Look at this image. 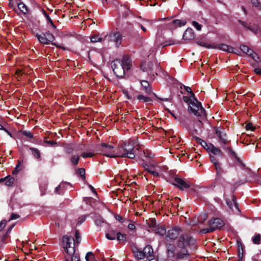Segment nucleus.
<instances>
[{
    "mask_svg": "<svg viewBox=\"0 0 261 261\" xmlns=\"http://www.w3.org/2000/svg\"><path fill=\"white\" fill-rule=\"evenodd\" d=\"M185 89L188 93H190L191 95H192L193 96H194V94L193 93L190 87H185Z\"/></svg>",
    "mask_w": 261,
    "mask_h": 261,
    "instance_id": "nucleus-61",
    "label": "nucleus"
},
{
    "mask_svg": "<svg viewBox=\"0 0 261 261\" xmlns=\"http://www.w3.org/2000/svg\"><path fill=\"white\" fill-rule=\"evenodd\" d=\"M95 224L98 226H101L103 223V221L100 219H97L95 220Z\"/></svg>",
    "mask_w": 261,
    "mask_h": 261,
    "instance_id": "nucleus-51",
    "label": "nucleus"
},
{
    "mask_svg": "<svg viewBox=\"0 0 261 261\" xmlns=\"http://www.w3.org/2000/svg\"><path fill=\"white\" fill-rule=\"evenodd\" d=\"M183 99L186 102L189 103V102L193 100V96L191 95L190 96H184Z\"/></svg>",
    "mask_w": 261,
    "mask_h": 261,
    "instance_id": "nucleus-49",
    "label": "nucleus"
},
{
    "mask_svg": "<svg viewBox=\"0 0 261 261\" xmlns=\"http://www.w3.org/2000/svg\"><path fill=\"white\" fill-rule=\"evenodd\" d=\"M188 249L185 248H176L174 256L176 259H188L190 257Z\"/></svg>",
    "mask_w": 261,
    "mask_h": 261,
    "instance_id": "nucleus-10",
    "label": "nucleus"
},
{
    "mask_svg": "<svg viewBox=\"0 0 261 261\" xmlns=\"http://www.w3.org/2000/svg\"><path fill=\"white\" fill-rule=\"evenodd\" d=\"M45 142H46L47 143L50 144V145H54V144H55L56 143L54 142L53 141H46Z\"/></svg>",
    "mask_w": 261,
    "mask_h": 261,
    "instance_id": "nucleus-64",
    "label": "nucleus"
},
{
    "mask_svg": "<svg viewBox=\"0 0 261 261\" xmlns=\"http://www.w3.org/2000/svg\"><path fill=\"white\" fill-rule=\"evenodd\" d=\"M252 241L255 244H259L260 241V235L256 234L252 238Z\"/></svg>",
    "mask_w": 261,
    "mask_h": 261,
    "instance_id": "nucleus-41",
    "label": "nucleus"
},
{
    "mask_svg": "<svg viewBox=\"0 0 261 261\" xmlns=\"http://www.w3.org/2000/svg\"><path fill=\"white\" fill-rule=\"evenodd\" d=\"M14 181L15 178L11 175L0 179V184L5 182V185L8 187L13 186Z\"/></svg>",
    "mask_w": 261,
    "mask_h": 261,
    "instance_id": "nucleus-21",
    "label": "nucleus"
},
{
    "mask_svg": "<svg viewBox=\"0 0 261 261\" xmlns=\"http://www.w3.org/2000/svg\"><path fill=\"white\" fill-rule=\"evenodd\" d=\"M155 233L160 236H163L166 233V231L164 227H159L155 229Z\"/></svg>",
    "mask_w": 261,
    "mask_h": 261,
    "instance_id": "nucleus-39",
    "label": "nucleus"
},
{
    "mask_svg": "<svg viewBox=\"0 0 261 261\" xmlns=\"http://www.w3.org/2000/svg\"><path fill=\"white\" fill-rule=\"evenodd\" d=\"M30 150L32 151V155L37 159H40V152L35 148L30 147Z\"/></svg>",
    "mask_w": 261,
    "mask_h": 261,
    "instance_id": "nucleus-27",
    "label": "nucleus"
},
{
    "mask_svg": "<svg viewBox=\"0 0 261 261\" xmlns=\"http://www.w3.org/2000/svg\"><path fill=\"white\" fill-rule=\"evenodd\" d=\"M142 87L145 92L147 94H150L151 92V88L150 86L149 83L147 81H142L141 82Z\"/></svg>",
    "mask_w": 261,
    "mask_h": 261,
    "instance_id": "nucleus-25",
    "label": "nucleus"
},
{
    "mask_svg": "<svg viewBox=\"0 0 261 261\" xmlns=\"http://www.w3.org/2000/svg\"><path fill=\"white\" fill-rule=\"evenodd\" d=\"M172 23L175 27H181L185 25L186 23V21H181L180 20H173L172 21Z\"/></svg>",
    "mask_w": 261,
    "mask_h": 261,
    "instance_id": "nucleus-31",
    "label": "nucleus"
},
{
    "mask_svg": "<svg viewBox=\"0 0 261 261\" xmlns=\"http://www.w3.org/2000/svg\"><path fill=\"white\" fill-rule=\"evenodd\" d=\"M192 24L198 31H200L201 30L202 25L200 24L197 21H192Z\"/></svg>",
    "mask_w": 261,
    "mask_h": 261,
    "instance_id": "nucleus-44",
    "label": "nucleus"
},
{
    "mask_svg": "<svg viewBox=\"0 0 261 261\" xmlns=\"http://www.w3.org/2000/svg\"><path fill=\"white\" fill-rule=\"evenodd\" d=\"M189 109L195 115L200 117L201 119H205L206 118L205 110L202 107L201 103L198 101L194 96H193V100L189 103Z\"/></svg>",
    "mask_w": 261,
    "mask_h": 261,
    "instance_id": "nucleus-2",
    "label": "nucleus"
},
{
    "mask_svg": "<svg viewBox=\"0 0 261 261\" xmlns=\"http://www.w3.org/2000/svg\"><path fill=\"white\" fill-rule=\"evenodd\" d=\"M125 234H122L120 232H118L117 233V239L119 241H125L126 239Z\"/></svg>",
    "mask_w": 261,
    "mask_h": 261,
    "instance_id": "nucleus-38",
    "label": "nucleus"
},
{
    "mask_svg": "<svg viewBox=\"0 0 261 261\" xmlns=\"http://www.w3.org/2000/svg\"><path fill=\"white\" fill-rule=\"evenodd\" d=\"M210 159L215 166V168L217 170V177L218 178L220 175V174L222 172V169L221 168L220 165L219 163L218 162L217 160L213 155H210Z\"/></svg>",
    "mask_w": 261,
    "mask_h": 261,
    "instance_id": "nucleus-22",
    "label": "nucleus"
},
{
    "mask_svg": "<svg viewBox=\"0 0 261 261\" xmlns=\"http://www.w3.org/2000/svg\"><path fill=\"white\" fill-rule=\"evenodd\" d=\"M137 98L139 101H143L144 102H149L151 101V98L149 97L145 96L141 94L137 95Z\"/></svg>",
    "mask_w": 261,
    "mask_h": 261,
    "instance_id": "nucleus-29",
    "label": "nucleus"
},
{
    "mask_svg": "<svg viewBox=\"0 0 261 261\" xmlns=\"http://www.w3.org/2000/svg\"><path fill=\"white\" fill-rule=\"evenodd\" d=\"M36 37L40 43L44 44H49L50 42H53L55 40L54 36L49 32L42 33L41 34H37Z\"/></svg>",
    "mask_w": 261,
    "mask_h": 261,
    "instance_id": "nucleus-9",
    "label": "nucleus"
},
{
    "mask_svg": "<svg viewBox=\"0 0 261 261\" xmlns=\"http://www.w3.org/2000/svg\"><path fill=\"white\" fill-rule=\"evenodd\" d=\"M224 223L222 220L219 218H215L208 221L209 227L206 228L202 229L200 230L202 233H206L212 232L216 229L221 228L224 225Z\"/></svg>",
    "mask_w": 261,
    "mask_h": 261,
    "instance_id": "nucleus-5",
    "label": "nucleus"
},
{
    "mask_svg": "<svg viewBox=\"0 0 261 261\" xmlns=\"http://www.w3.org/2000/svg\"><path fill=\"white\" fill-rule=\"evenodd\" d=\"M111 66L113 70L118 77H122L124 74V69L121 62L119 60H115L112 62Z\"/></svg>",
    "mask_w": 261,
    "mask_h": 261,
    "instance_id": "nucleus-8",
    "label": "nucleus"
},
{
    "mask_svg": "<svg viewBox=\"0 0 261 261\" xmlns=\"http://www.w3.org/2000/svg\"><path fill=\"white\" fill-rule=\"evenodd\" d=\"M127 228L130 230H134L136 228V226L134 223H130L128 225Z\"/></svg>",
    "mask_w": 261,
    "mask_h": 261,
    "instance_id": "nucleus-54",
    "label": "nucleus"
},
{
    "mask_svg": "<svg viewBox=\"0 0 261 261\" xmlns=\"http://www.w3.org/2000/svg\"><path fill=\"white\" fill-rule=\"evenodd\" d=\"M203 119H201L200 118V119L196 122L197 125L198 126V127L200 128L202 127V120Z\"/></svg>",
    "mask_w": 261,
    "mask_h": 261,
    "instance_id": "nucleus-60",
    "label": "nucleus"
},
{
    "mask_svg": "<svg viewBox=\"0 0 261 261\" xmlns=\"http://www.w3.org/2000/svg\"><path fill=\"white\" fill-rule=\"evenodd\" d=\"M73 151V148H72L71 147H66V153L68 154H70Z\"/></svg>",
    "mask_w": 261,
    "mask_h": 261,
    "instance_id": "nucleus-62",
    "label": "nucleus"
},
{
    "mask_svg": "<svg viewBox=\"0 0 261 261\" xmlns=\"http://www.w3.org/2000/svg\"><path fill=\"white\" fill-rule=\"evenodd\" d=\"M195 241L189 234L182 233L179 236L176 243V247L191 248L195 245Z\"/></svg>",
    "mask_w": 261,
    "mask_h": 261,
    "instance_id": "nucleus-3",
    "label": "nucleus"
},
{
    "mask_svg": "<svg viewBox=\"0 0 261 261\" xmlns=\"http://www.w3.org/2000/svg\"><path fill=\"white\" fill-rule=\"evenodd\" d=\"M252 7H255L259 10H261V3L258 0H250Z\"/></svg>",
    "mask_w": 261,
    "mask_h": 261,
    "instance_id": "nucleus-33",
    "label": "nucleus"
},
{
    "mask_svg": "<svg viewBox=\"0 0 261 261\" xmlns=\"http://www.w3.org/2000/svg\"><path fill=\"white\" fill-rule=\"evenodd\" d=\"M199 141L201 145L207 151V148L209 147L210 144H207L205 141L200 139H199Z\"/></svg>",
    "mask_w": 261,
    "mask_h": 261,
    "instance_id": "nucleus-43",
    "label": "nucleus"
},
{
    "mask_svg": "<svg viewBox=\"0 0 261 261\" xmlns=\"http://www.w3.org/2000/svg\"><path fill=\"white\" fill-rule=\"evenodd\" d=\"M115 218L117 221H119L121 223H124L126 220L125 219L118 215H115Z\"/></svg>",
    "mask_w": 261,
    "mask_h": 261,
    "instance_id": "nucleus-48",
    "label": "nucleus"
},
{
    "mask_svg": "<svg viewBox=\"0 0 261 261\" xmlns=\"http://www.w3.org/2000/svg\"><path fill=\"white\" fill-rule=\"evenodd\" d=\"M215 45L217 47L216 48L230 53L237 54V51H238L237 49L230 46L226 44H220Z\"/></svg>",
    "mask_w": 261,
    "mask_h": 261,
    "instance_id": "nucleus-17",
    "label": "nucleus"
},
{
    "mask_svg": "<svg viewBox=\"0 0 261 261\" xmlns=\"http://www.w3.org/2000/svg\"><path fill=\"white\" fill-rule=\"evenodd\" d=\"M121 62L123 69H124V71L125 70H128L130 69L132 66V60L128 56H123L122 61Z\"/></svg>",
    "mask_w": 261,
    "mask_h": 261,
    "instance_id": "nucleus-18",
    "label": "nucleus"
},
{
    "mask_svg": "<svg viewBox=\"0 0 261 261\" xmlns=\"http://www.w3.org/2000/svg\"><path fill=\"white\" fill-rule=\"evenodd\" d=\"M181 233H182V230L178 227H173L169 229L166 233V239L170 240H175Z\"/></svg>",
    "mask_w": 261,
    "mask_h": 261,
    "instance_id": "nucleus-11",
    "label": "nucleus"
},
{
    "mask_svg": "<svg viewBox=\"0 0 261 261\" xmlns=\"http://www.w3.org/2000/svg\"><path fill=\"white\" fill-rule=\"evenodd\" d=\"M101 153L110 158L117 157L116 153V149H114V147L112 145L105 143L101 144Z\"/></svg>",
    "mask_w": 261,
    "mask_h": 261,
    "instance_id": "nucleus-7",
    "label": "nucleus"
},
{
    "mask_svg": "<svg viewBox=\"0 0 261 261\" xmlns=\"http://www.w3.org/2000/svg\"><path fill=\"white\" fill-rule=\"evenodd\" d=\"M43 13H44V15L45 16V18L48 20V22L50 23V24L51 25V26L53 27V28L54 29H56V25H54V24L53 23V22L51 19L48 16V15L45 11H44Z\"/></svg>",
    "mask_w": 261,
    "mask_h": 261,
    "instance_id": "nucleus-42",
    "label": "nucleus"
},
{
    "mask_svg": "<svg viewBox=\"0 0 261 261\" xmlns=\"http://www.w3.org/2000/svg\"><path fill=\"white\" fill-rule=\"evenodd\" d=\"M207 151L209 152H211L214 154L218 155H222V152L221 150L218 147H216L212 144L210 143L209 145V147L207 148Z\"/></svg>",
    "mask_w": 261,
    "mask_h": 261,
    "instance_id": "nucleus-24",
    "label": "nucleus"
},
{
    "mask_svg": "<svg viewBox=\"0 0 261 261\" xmlns=\"http://www.w3.org/2000/svg\"><path fill=\"white\" fill-rule=\"evenodd\" d=\"M0 129L4 130L7 133L9 136H10L11 137H12L11 133L8 131L2 124H0Z\"/></svg>",
    "mask_w": 261,
    "mask_h": 261,
    "instance_id": "nucleus-50",
    "label": "nucleus"
},
{
    "mask_svg": "<svg viewBox=\"0 0 261 261\" xmlns=\"http://www.w3.org/2000/svg\"><path fill=\"white\" fill-rule=\"evenodd\" d=\"M61 188V185H59L58 187H57L55 188V192L57 194H61V193L59 192L60 189Z\"/></svg>",
    "mask_w": 261,
    "mask_h": 261,
    "instance_id": "nucleus-63",
    "label": "nucleus"
},
{
    "mask_svg": "<svg viewBox=\"0 0 261 261\" xmlns=\"http://www.w3.org/2000/svg\"><path fill=\"white\" fill-rule=\"evenodd\" d=\"M18 218H19V216L18 214L13 213L11 215V218L9 221H10L11 220H15L18 219Z\"/></svg>",
    "mask_w": 261,
    "mask_h": 261,
    "instance_id": "nucleus-53",
    "label": "nucleus"
},
{
    "mask_svg": "<svg viewBox=\"0 0 261 261\" xmlns=\"http://www.w3.org/2000/svg\"><path fill=\"white\" fill-rule=\"evenodd\" d=\"M18 7L21 12L24 14L28 12L27 6L23 3H19L18 4Z\"/></svg>",
    "mask_w": 261,
    "mask_h": 261,
    "instance_id": "nucleus-28",
    "label": "nucleus"
},
{
    "mask_svg": "<svg viewBox=\"0 0 261 261\" xmlns=\"http://www.w3.org/2000/svg\"><path fill=\"white\" fill-rule=\"evenodd\" d=\"M94 155V153L92 152H83L81 156L84 158H92Z\"/></svg>",
    "mask_w": 261,
    "mask_h": 261,
    "instance_id": "nucleus-45",
    "label": "nucleus"
},
{
    "mask_svg": "<svg viewBox=\"0 0 261 261\" xmlns=\"http://www.w3.org/2000/svg\"><path fill=\"white\" fill-rule=\"evenodd\" d=\"M70 160L72 165L75 166L79 163L80 156L78 155H73L71 156Z\"/></svg>",
    "mask_w": 261,
    "mask_h": 261,
    "instance_id": "nucleus-30",
    "label": "nucleus"
},
{
    "mask_svg": "<svg viewBox=\"0 0 261 261\" xmlns=\"http://www.w3.org/2000/svg\"><path fill=\"white\" fill-rule=\"evenodd\" d=\"M153 63L151 61H144L141 64V69L144 72H148L149 75L152 73Z\"/></svg>",
    "mask_w": 261,
    "mask_h": 261,
    "instance_id": "nucleus-15",
    "label": "nucleus"
},
{
    "mask_svg": "<svg viewBox=\"0 0 261 261\" xmlns=\"http://www.w3.org/2000/svg\"><path fill=\"white\" fill-rule=\"evenodd\" d=\"M133 252L138 259H143L146 257L147 261H150L154 257L153 249L150 245L146 246L142 251L136 248Z\"/></svg>",
    "mask_w": 261,
    "mask_h": 261,
    "instance_id": "nucleus-4",
    "label": "nucleus"
},
{
    "mask_svg": "<svg viewBox=\"0 0 261 261\" xmlns=\"http://www.w3.org/2000/svg\"><path fill=\"white\" fill-rule=\"evenodd\" d=\"M239 22L246 29L252 32L255 35H259L261 34V29L257 25H252L250 23H248L246 22L239 20Z\"/></svg>",
    "mask_w": 261,
    "mask_h": 261,
    "instance_id": "nucleus-12",
    "label": "nucleus"
},
{
    "mask_svg": "<svg viewBox=\"0 0 261 261\" xmlns=\"http://www.w3.org/2000/svg\"><path fill=\"white\" fill-rule=\"evenodd\" d=\"M21 134L23 135H24L29 138H32L33 137V135L32 134V133L31 132H29V131H25V130L22 131Z\"/></svg>",
    "mask_w": 261,
    "mask_h": 261,
    "instance_id": "nucleus-46",
    "label": "nucleus"
},
{
    "mask_svg": "<svg viewBox=\"0 0 261 261\" xmlns=\"http://www.w3.org/2000/svg\"><path fill=\"white\" fill-rule=\"evenodd\" d=\"M195 37V33L192 29L188 28L185 32L182 38L185 40L189 41L193 39Z\"/></svg>",
    "mask_w": 261,
    "mask_h": 261,
    "instance_id": "nucleus-19",
    "label": "nucleus"
},
{
    "mask_svg": "<svg viewBox=\"0 0 261 261\" xmlns=\"http://www.w3.org/2000/svg\"><path fill=\"white\" fill-rule=\"evenodd\" d=\"M9 235L8 232H6L2 237V241L5 243L7 242V239L8 238Z\"/></svg>",
    "mask_w": 261,
    "mask_h": 261,
    "instance_id": "nucleus-55",
    "label": "nucleus"
},
{
    "mask_svg": "<svg viewBox=\"0 0 261 261\" xmlns=\"http://www.w3.org/2000/svg\"><path fill=\"white\" fill-rule=\"evenodd\" d=\"M6 224V222L5 220H2L0 222V231H1L5 227Z\"/></svg>",
    "mask_w": 261,
    "mask_h": 261,
    "instance_id": "nucleus-52",
    "label": "nucleus"
},
{
    "mask_svg": "<svg viewBox=\"0 0 261 261\" xmlns=\"http://www.w3.org/2000/svg\"><path fill=\"white\" fill-rule=\"evenodd\" d=\"M196 43L199 46H201L202 47H204L207 48H216V46L215 44H208V43L206 42L205 41L201 39H197L196 40Z\"/></svg>",
    "mask_w": 261,
    "mask_h": 261,
    "instance_id": "nucleus-23",
    "label": "nucleus"
},
{
    "mask_svg": "<svg viewBox=\"0 0 261 261\" xmlns=\"http://www.w3.org/2000/svg\"><path fill=\"white\" fill-rule=\"evenodd\" d=\"M173 185L178 187L181 190H184L190 187V182L179 177L175 178Z\"/></svg>",
    "mask_w": 261,
    "mask_h": 261,
    "instance_id": "nucleus-13",
    "label": "nucleus"
},
{
    "mask_svg": "<svg viewBox=\"0 0 261 261\" xmlns=\"http://www.w3.org/2000/svg\"><path fill=\"white\" fill-rule=\"evenodd\" d=\"M109 36L111 40H113L115 42L117 46H119L120 45L122 39V36L120 33L116 32L111 33Z\"/></svg>",
    "mask_w": 261,
    "mask_h": 261,
    "instance_id": "nucleus-20",
    "label": "nucleus"
},
{
    "mask_svg": "<svg viewBox=\"0 0 261 261\" xmlns=\"http://www.w3.org/2000/svg\"><path fill=\"white\" fill-rule=\"evenodd\" d=\"M216 134L220 142L224 145L227 144L229 143L230 141L228 140L226 133L223 131L217 128L216 130Z\"/></svg>",
    "mask_w": 261,
    "mask_h": 261,
    "instance_id": "nucleus-16",
    "label": "nucleus"
},
{
    "mask_svg": "<svg viewBox=\"0 0 261 261\" xmlns=\"http://www.w3.org/2000/svg\"><path fill=\"white\" fill-rule=\"evenodd\" d=\"M246 129L247 130H253V126L252 123H249L246 126Z\"/></svg>",
    "mask_w": 261,
    "mask_h": 261,
    "instance_id": "nucleus-57",
    "label": "nucleus"
},
{
    "mask_svg": "<svg viewBox=\"0 0 261 261\" xmlns=\"http://www.w3.org/2000/svg\"><path fill=\"white\" fill-rule=\"evenodd\" d=\"M74 243L78 245L81 242V236L77 230H76L75 234V240L74 239Z\"/></svg>",
    "mask_w": 261,
    "mask_h": 261,
    "instance_id": "nucleus-35",
    "label": "nucleus"
},
{
    "mask_svg": "<svg viewBox=\"0 0 261 261\" xmlns=\"http://www.w3.org/2000/svg\"><path fill=\"white\" fill-rule=\"evenodd\" d=\"M91 42L95 43L97 42H101L102 39L99 37L98 35H93L90 37Z\"/></svg>",
    "mask_w": 261,
    "mask_h": 261,
    "instance_id": "nucleus-36",
    "label": "nucleus"
},
{
    "mask_svg": "<svg viewBox=\"0 0 261 261\" xmlns=\"http://www.w3.org/2000/svg\"><path fill=\"white\" fill-rule=\"evenodd\" d=\"M15 168L19 171L21 170L22 166H21V163L20 161H18V163L17 165H16Z\"/></svg>",
    "mask_w": 261,
    "mask_h": 261,
    "instance_id": "nucleus-56",
    "label": "nucleus"
},
{
    "mask_svg": "<svg viewBox=\"0 0 261 261\" xmlns=\"http://www.w3.org/2000/svg\"><path fill=\"white\" fill-rule=\"evenodd\" d=\"M177 43V42H176L173 40H166L163 44H161V45H157L158 47H160V46L164 47V46H167V45H173Z\"/></svg>",
    "mask_w": 261,
    "mask_h": 261,
    "instance_id": "nucleus-34",
    "label": "nucleus"
},
{
    "mask_svg": "<svg viewBox=\"0 0 261 261\" xmlns=\"http://www.w3.org/2000/svg\"><path fill=\"white\" fill-rule=\"evenodd\" d=\"M117 234L114 231H111L110 232L106 234V238L110 240H114L116 239Z\"/></svg>",
    "mask_w": 261,
    "mask_h": 261,
    "instance_id": "nucleus-32",
    "label": "nucleus"
},
{
    "mask_svg": "<svg viewBox=\"0 0 261 261\" xmlns=\"http://www.w3.org/2000/svg\"><path fill=\"white\" fill-rule=\"evenodd\" d=\"M254 72L258 75L261 76V69L259 68H256L254 70Z\"/></svg>",
    "mask_w": 261,
    "mask_h": 261,
    "instance_id": "nucleus-58",
    "label": "nucleus"
},
{
    "mask_svg": "<svg viewBox=\"0 0 261 261\" xmlns=\"http://www.w3.org/2000/svg\"><path fill=\"white\" fill-rule=\"evenodd\" d=\"M85 258L86 261H94V254L91 252H89L86 254Z\"/></svg>",
    "mask_w": 261,
    "mask_h": 261,
    "instance_id": "nucleus-37",
    "label": "nucleus"
},
{
    "mask_svg": "<svg viewBox=\"0 0 261 261\" xmlns=\"http://www.w3.org/2000/svg\"><path fill=\"white\" fill-rule=\"evenodd\" d=\"M146 170L154 176H159V173L156 171L152 170L151 169V168L148 167L147 168H146Z\"/></svg>",
    "mask_w": 261,
    "mask_h": 261,
    "instance_id": "nucleus-47",
    "label": "nucleus"
},
{
    "mask_svg": "<svg viewBox=\"0 0 261 261\" xmlns=\"http://www.w3.org/2000/svg\"><path fill=\"white\" fill-rule=\"evenodd\" d=\"M240 49L243 53L251 57L256 62H257V59H258L259 58L257 55L254 53L253 50L249 48L248 46L244 45H241Z\"/></svg>",
    "mask_w": 261,
    "mask_h": 261,
    "instance_id": "nucleus-14",
    "label": "nucleus"
},
{
    "mask_svg": "<svg viewBox=\"0 0 261 261\" xmlns=\"http://www.w3.org/2000/svg\"><path fill=\"white\" fill-rule=\"evenodd\" d=\"M139 146L135 140H129L119 144L116 148L117 157L134 159L136 150H139Z\"/></svg>",
    "mask_w": 261,
    "mask_h": 261,
    "instance_id": "nucleus-1",
    "label": "nucleus"
},
{
    "mask_svg": "<svg viewBox=\"0 0 261 261\" xmlns=\"http://www.w3.org/2000/svg\"><path fill=\"white\" fill-rule=\"evenodd\" d=\"M226 203L230 209H232L233 206L234 205L236 209L239 211L238 204H237V203L236 202V199L234 196H233L231 201H230V200L228 201V200H227Z\"/></svg>",
    "mask_w": 261,
    "mask_h": 261,
    "instance_id": "nucleus-26",
    "label": "nucleus"
},
{
    "mask_svg": "<svg viewBox=\"0 0 261 261\" xmlns=\"http://www.w3.org/2000/svg\"><path fill=\"white\" fill-rule=\"evenodd\" d=\"M73 241H74L73 238L67 236H63L62 239L64 251L70 256L73 254L75 252L74 247L75 244L74 243H73Z\"/></svg>",
    "mask_w": 261,
    "mask_h": 261,
    "instance_id": "nucleus-6",
    "label": "nucleus"
},
{
    "mask_svg": "<svg viewBox=\"0 0 261 261\" xmlns=\"http://www.w3.org/2000/svg\"><path fill=\"white\" fill-rule=\"evenodd\" d=\"M224 148L227 149L229 151V152L232 155L234 156L236 155L234 152L232 150L231 147H228L227 148Z\"/></svg>",
    "mask_w": 261,
    "mask_h": 261,
    "instance_id": "nucleus-59",
    "label": "nucleus"
},
{
    "mask_svg": "<svg viewBox=\"0 0 261 261\" xmlns=\"http://www.w3.org/2000/svg\"><path fill=\"white\" fill-rule=\"evenodd\" d=\"M76 173L80 175L84 179H85V169L84 168H79L76 171Z\"/></svg>",
    "mask_w": 261,
    "mask_h": 261,
    "instance_id": "nucleus-40",
    "label": "nucleus"
}]
</instances>
